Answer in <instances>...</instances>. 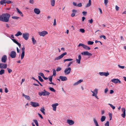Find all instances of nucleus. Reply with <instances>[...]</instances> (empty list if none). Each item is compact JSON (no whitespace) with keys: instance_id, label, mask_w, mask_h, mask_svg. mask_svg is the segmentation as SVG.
Returning <instances> with one entry per match:
<instances>
[{"instance_id":"11","label":"nucleus","mask_w":126,"mask_h":126,"mask_svg":"<svg viewBox=\"0 0 126 126\" xmlns=\"http://www.w3.org/2000/svg\"><path fill=\"white\" fill-rule=\"evenodd\" d=\"M112 82L114 83H117L118 82L120 83H121V82L120 80L118 79H114L111 80Z\"/></svg>"},{"instance_id":"37","label":"nucleus","mask_w":126,"mask_h":126,"mask_svg":"<svg viewBox=\"0 0 126 126\" xmlns=\"http://www.w3.org/2000/svg\"><path fill=\"white\" fill-rule=\"evenodd\" d=\"M33 121L34 122L35 125L37 126H38L39 125L37 121L36 120H33Z\"/></svg>"},{"instance_id":"39","label":"nucleus","mask_w":126,"mask_h":126,"mask_svg":"<svg viewBox=\"0 0 126 126\" xmlns=\"http://www.w3.org/2000/svg\"><path fill=\"white\" fill-rule=\"evenodd\" d=\"M108 104L110 105L111 107L114 110L115 108V107L114 106H113L111 104Z\"/></svg>"},{"instance_id":"38","label":"nucleus","mask_w":126,"mask_h":126,"mask_svg":"<svg viewBox=\"0 0 126 126\" xmlns=\"http://www.w3.org/2000/svg\"><path fill=\"white\" fill-rule=\"evenodd\" d=\"M49 89L51 91L55 92V90H54V89L52 87H50L49 88Z\"/></svg>"},{"instance_id":"22","label":"nucleus","mask_w":126,"mask_h":126,"mask_svg":"<svg viewBox=\"0 0 126 126\" xmlns=\"http://www.w3.org/2000/svg\"><path fill=\"white\" fill-rule=\"evenodd\" d=\"M98 90L97 89H95L94 90V91H91V92L93 93V94H97L98 93Z\"/></svg>"},{"instance_id":"57","label":"nucleus","mask_w":126,"mask_h":126,"mask_svg":"<svg viewBox=\"0 0 126 126\" xmlns=\"http://www.w3.org/2000/svg\"><path fill=\"white\" fill-rule=\"evenodd\" d=\"M29 2L31 4H33L34 3V0H30Z\"/></svg>"},{"instance_id":"40","label":"nucleus","mask_w":126,"mask_h":126,"mask_svg":"<svg viewBox=\"0 0 126 126\" xmlns=\"http://www.w3.org/2000/svg\"><path fill=\"white\" fill-rule=\"evenodd\" d=\"M85 45L82 44V43H80L78 45V47H79L80 46H82L83 48L84 47V46Z\"/></svg>"},{"instance_id":"55","label":"nucleus","mask_w":126,"mask_h":126,"mask_svg":"<svg viewBox=\"0 0 126 126\" xmlns=\"http://www.w3.org/2000/svg\"><path fill=\"white\" fill-rule=\"evenodd\" d=\"M118 66L120 68H122V69H124L125 68V66H121L120 65H118Z\"/></svg>"},{"instance_id":"35","label":"nucleus","mask_w":126,"mask_h":126,"mask_svg":"<svg viewBox=\"0 0 126 126\" xmlns=\"http://www.w3.org/2000/svg\"><path fill=\"white\" fill-rule=\"evenodd\" d=\"M4 70L3 69H1L0 71V75H2L4 73Z\"/></svg>"},{"instance_id":"18","label":"nucleus","mask_w":126,"mask_h":126,"mask_svg":"<svg viewBox=\"0 0 126 126\" xmlns=\"http://www.w3.org/2000/svg\"><path fill=\"white\" fill-rule=\"evenodd\" d=\"M67 122L69 125H73L74 123V121L72 120H67Z\"/></svg>"},{"instance_id":"9","label":"nucleus","mask_w":126,"mask_h":126,"mask_svg":"<svg viewBox=\"0 0 126 126\" xmlns=\"http://www.w3.org/2000/svg\"><path fill=\"white\" fill-rule=\"evenodd\" d=\"M81 54L84 55H87L90 56H91L92 55V54L89 52H88L87 51H84L83 52L81 53Z\"/></svg>"},{"instance_id":"58","label":"nucleus","mask_w":126,"mask_h":126,"mask_svg":"<svg viewBox=\"0 0 126 126\" xmlns=\"http://www.w3.org/2000/svg\"><path fill=\"white\" fill-rule=\"evenodd\" d=\"M115 9L116 11H118L119 10V7L117 5H116L115 6Z\"/></svg>"},{"instance_id":"20","label":"nucleus","mask_w":126,"mask_h":126,"mask_svg":"<svg viewBox=\"0 0 126 126\" xmlns=\"http://www.w3.org/2000/svg\"><path fill=\"white\" fill-rule=\"evenodd\" d=\"M22 95L25 97V98L27 99L28 100H30V97L29 96L26 95L24 94H23Z\"/></svg>"},{"instance_id":"26","label":"nucleus","mask_w":126,"mask_h":126,"mask_svg":"<svg viewBox=\"0 0 126 126\" xmlns=\"http://www.w3.org/2000/svg\"><path fill=\"white\" fill-rule=\"evenodd\" d=\"M32 39L33 45H35V44H36V41L34 39L33 37H32Z\"/></svg>"},{"instance_id":"51","label":"nucleus","mask_w":126,"mask_h":126,"mask_svg":"<svg viewBox=\"0 0 126 126\" xmlns=\"http://www.w3.org/2000/svg\"><path fill=\"white\" fill-rule=\"evenodd\" d=\"M97 94H92V95L93 96H94L97 99H98L99 98L97 96Z\"/></svg>"},{"instance_id":"42","label":"nucleus","mask_w":126,"mask_h":126,"mask_svg":"<svg viewBox=\"0 0 126 126\" xmlns=\"http://www.w3.org/2000/svg\"><path fill=\"white\" fill-rule=\"evenodd\" d=\"M105 126H109V123L108 121H107L105 124Z\"/></svg>"},{"instance_id":"29","label":"nucleus","mask_w":126,"mask_h":126,"mask_svg":"<svg viewBox=\"0 0 126 126\" xmlns=\"http://www.w3.org/2000/svg\"><path fill=\"white\" fill-rule=\"evenodd\" d=\"M106 118V116H102L101 118V121L102 122H103L105 120Z\"/></svg>"},{"instance_id":"4","label":"nucleus","mask_w":126,"mask_h":126,"mask_svg":"<svg viewBox=\"0 0 126 126\" xmlns=\"http://www.w3.org/2000/svg\"><path fill=\"white\" fill-rule=\"evenodd\" d=\"M71 68L68 67L66 68L64 71V73L65 75H68L70 73L71 71Z\"/></svg>"},{"instance_id":"64","label":"nucleus","mask_w":126,"mask_h":126,"mask_svg":"<svg viewBox=\"0 0 126 126\" xmlns=\"http://www.w3.org/2000/svg\"><path fill=\"white\" fill-rule=\"evenodd\" d=\"M83 15H85V16L86 14L87 13V12H83L82 13Z\"/></svg>"},{"instance_id":"59","label":"nucleus","mask_w":126,"mask_h":126,"mask_svg":"<svg viewBox=\"0 0 126 126\" xmlns=\"http://www.w3.org/2000/svg\"><path fill=\"white\" fill-rule=\"evenodd\" d=\"M88 22L90 23H91L92 24L93 22V20L92 19H91V20H88Z\"/></svg>"},{"instance_id":"63","label":"nucleus","mask_w":126,"mask_h":126,"mask_svg":"<svg viewBox=\"0 0 126 126\" xmlns=\"http://www.w3.org/2000/svg\"><path fill=\"white\" fill-rule=\"evenodd\" d=\"M38 115L39 116V117L42 119H43V118L42 116V115L41 114H39V113H38Z\"/></svg>"},{"instance_id":"21","label":"nucleus","mask_w":126,"mask_h":126,"mask_svg":"<svg viewBox=\"0 0 126 126\" xmlns=\"http://www.w3.org/2000/svg\"><path fill=\"white\" fill-rule=\"evenodd\" d=\"M93 121L96 126H99L98 123L95 118H93Z\"/></svg>"},{"instance_id":"24","label":"nucleus","mask_w":126,"mask_h":126,"mask_svg":"<svg viewBox=\"0 0 126 126\" xmlns=\"http://www.w3.org/2000/svg\"><path fill=\"white\" fill-rule=\"evenodd\" d=\"M22 34V33L18 31L17 32L16 34L15 35L16 36H18L19 35H21Z\"/></svg>"},{"instance_id":"60","label":"nucleus","mask_w":126,"mask_h":126,"mask_svg":"<svg viewBox=\"0 0 126 126\" xmlns=\"http://www.w3.org/2000/svg\"><path fill=\"white\" fill-rule=\"evenodd\" d=\"M5 92L6 93H7L8 92V90L7 89V88H6V87L5 88Z\"/></svg>"},{"instance_id":"36","label":"nucleus","mask_w":126,"mask_h":126,"mask_svg":"<svg viewBox=\"0 0 126 126\" xmlns=\"http://www.w3.org/2000/svg\"><path fill=\"white\" fill-rule=\"evenodd\" d=\"M53 75L52 76H55L56 75V70L54 69H53Z\"/></svg>"},{"instance_id":"49","label":"nucleus","mask_w":126,"mask_h":126,"mask_svg":"<svg viewBox=\"0 0 126 126\" xmlns=\"http://www.w3.org/2000/svg\"><path fill=\"white\" fill-rule=\"evenodd\" d=\"M11 3H12V2L11 1L9 0H6V3H7V4H9Z\"/></svg>"},{"instance_id":"17","label":"nucleus","mask_w":126,"mask_h":126,"mask_svg":"<svg viewBox=\"0 0 126 126\" xmlns=\"http://www.w3.org/2000/svg\"><path fill=\"white\" fill-rule=\"evenodd\" d=\"M58 105V104L57 103L54 104L52 105V106L53 107V110L54 111L56 110V106Z\"/></svg>"},{"instance_id":"56","label":"nucleus","mask_w":126,"mask_h":126,"mask_svg":"<svg viewBox=\"0 0 126 126\" xmlns=\"http://www.w3.org/2000/svg\"><path fill=\"white\" fill-rule=\"evenodd\" d=\"M76 62L78 64H80V60L78 59H76Z\"/></svg>"},{"instance_id":"53","label":"nucleus","mask_w":126,"mask_h":126,"mask_svg":"<svg viewBox=\"0 0 126 126\" xmlns=\"http://www.w3.org/2000/svg\"><path fill=\"white\" fill-rule=\"evenodd\" d=\"M39 74L43 78L44 76V75L43 73H39Z\"/></svg>"},{"instance_id":"34","label":"nucleus","mask_w":126,"mask_h":126,"mask_svg":"<svg viewBox=\"0 0 126 126\" xmlns=\"http://www.w3.org/2000/svg\"><path fill=\"white\" fill-rule=\"evenodd\" d=\"M94 43V42H93L90 41H88L87 42V44L88 45H93V44Z\"/></svg>"},{"instance_id":"32","label":"nucleus","mask_w":126,"mask_h":126,"mask_svg":"<svg viewBox=\"0 0 126 126\" xmlns=\"http://www.w3.org/2000/svg\"><path fill=\"white\" fill-rule=\"evenodd\" d=\"M73 59H66L64 60H63L64 62H65L66 61H72L73 60Z\"/></svg>"},{"instance_id":"31","label":"nucleus","mask_w":126,"mask_h":126,"mask_svg":"<svg viewBox=\"0 0 126 126\" xmlns=\"http://www.w3.org/2000/svg\"><path fill=\"white\" fill-rule=\"evenodd\" d=\"M83 48L86 50H89L90 49V47L85 45Z\"/></svg>"},{"instance_id":"16","label":"nucleus","mask_w":126,"mask_h":126,"mask_svg":"<svg viewBox=\"0 0 126 126\" xmlns=\"http://www.w3.org/2000/svg\"><path fill=\"white\" fill-rule=\"evenodd\" d=\"M59 78L62 81H64L67 80V79L65 76H60L59 77Z\"/></svg>"},{"instance_id":"7","label":"nucleus","mask_w":126,"mask_h":126,"mask_svg":"<svg viewBox=\"0 0 126 126\" xmlns=\"http://www.w3.org/2000/svg\"><path fill=\"white\" fill-rule=\"evenodd\" d=\"M31 105L33 107H36L39 106V105L38 103L31 102Z\"/></svg>"},{"instance_id":"1","label":"nucleus","mask_w":126,"mask_h":126,"mask_svg":"<svg viewBox=\"0 0 126 126\" xmlns=\"http://www.w3.org/2000/svg\"><path fill=\"white\" fill-rule=\"evenodd\" d=\"M10 15L7 13H4L0 16V21L3 22H8L9 21Z\"/></svg>"},{"instance_id":"46","label":"nucleus","mask_w":126,"mask_h":126,"mask_svg":"<svg viewBox=\"0 0 126 126\" xmlns=\"http://www.w3.org/2000/svg\"><path fill=\"white\" fill-rule=\"evenodd\" d=\"M80 31L82 33H84L85 32V30L84 29H79Z\"/></svg>"},{"instance_id":"25","label":"nucleus","mask_w":126,"mask_h":126,"mask_svg":"<svg viewBox=\"0 0 126 126\" xmlns=\"http://www.w3.org/2000/svg\"><path fill=\"white\" fill-rule=\"evenodd\" d=\"M40 110L44 115H45V112L44 111L45 110L44 107L41 108Z\"/></svg>"},{"instance_id":"41","label":"nucleus","mask_w":126,"mask_h":126,"mask_svg":"<svg viewBox=\"0 0 126 126\" xmlns=\"http://www.w3.org/2000/svg\"><path fill=\"white\" fill-rule=\"evenodd\" d=\"M12 40L14 43L16 44H17L18 43L15 39H12Z\"/></svg>"},{"instance_id":"45","label":"nucleus","mask_w":126,"mask_h":126,"mask_svg":"<svg viewBox=\"0 0 126 126\" xmlns=\"http://www.w3.org/2000/svg\"><path fill=\"white\" fill-rule=\"evenodd\" d=\"M12 18L13 19H17L19 18V17H18L16 16H14L12 17Z\"/></svg>"},{"instance_id":"47","label":"nucleus","mask_w":126,"mask_h":126,"mask_svg":"<svg viewBox=\"0 0 126 126\" xmlns=\"http://www.w3.org/2000/svg\"><path fill=\"white\" fill-rule=\"evenodd\" d=\"M7 69L9 73H11L12 71V70L9 68H7Z\"/></svg>"},{"instance_id":"8","label":"nucleus","mask_w":126,"mask_h":126,"mask_svg":"<svg viewBox=\"0 0 126 126\" xmlns=\"http://www.w3.org/2000/svg\"><path fill=\"white\" fill-rule=\"evenodd\" d=\"M10 56L12 58H14L16 57V53L15 51H12L11 52Z\"/></svg>"},{"instance_id":"50","label":"nucleus","mask_w":126,"mask_h":126,"mask_svg":"<svg viewBox=\"0 0 126 126\" xmlns=\"http://www.w3.org/2000/svg\"><path fill=\"white\" fill-rule=\"evenodd\" d=\"M100 38H103L104 39H106V36L104 35H101L100 36Z\"/></svg>"},{"instance_id":"12","label":"nucleus","mask_w":126,"mask_h":126,"mask_svg":"<svg viewBox=\"0 0 126 126\" xmlns=\"http://www.w3.org/2000/svg\"><path fill=\"white\" fill-rule=\"evenodd\" d=\"M7 65L4 63H0V68L1 69H5L7 67Z\"/></svg>"},{"instance_id":"13","label":"nucleus","mask_w":126,"mask_h":126,"mask_svg":"<svg viewBox=\"0 0 126 126\" xmlns=\"http://www.w3.org/2000/svg\"><path fill=\"white\" fill-rule=\"evenodd\" d=\"M7 60V57L6 55H4L2 57L1 61L2 62L5 63Z\"/></svg>"},{"instance_id":"52","label":"nucleus","mask_w":126,"mask_h":126,"mask_svg":"<svg viewBox=\"0 0 126 126\" xmlns=\"http://www.w3.org/2000/svg\"><path fill=\"white\" fill-rule=\"evenodd\" d=\"M108 2V0H104V3L105 5H107Z\"/></svg>"},{"instance_id":"28","label":"nucleus","mask_w":126,"mask_h":126,"mask_svg":"<svg viewBox=\"0 0 126 126\" xmlns=\"http://www.w3.org/2000/svg\"><path fill=\"white\" fill-rule=\"evenodd\" d=\"M16 9L17 11V12L20 15L22 16H23V15L22 13L20 11V10L19 9L17 8H16Z\"/></svg>"},{"instance_id":"33","label":"nucleus","mask_w":126,"mask_h":126,"mask_svg":"<svg viewBox=\"0 0 126 126\" xmlns=\"http://www.w3.org/2000/svg\"><path fill=\"white\" fill-rule=\"evenodd\" d=\"M38 77L39 80L41 82H43L44 81L42 79L41 77L40 76H38Z\"/></svg>"},{"instance_id":"5","label":"nucleus","mask_w":126,"mask_h":126,"mask_svg":"<svg viewBox=\"0 0 126 126\" xmlns=\"http://www.w3.org/2000/svg\"><path fill=\"white\" fill-rule=\"evenodd\" d=\"M67 54L66 52H65L61 54L60 56L55 57L54 59V60H59L61 58H62L63 56Z\"/></svg>"},{"instance_id":"44","label":"nucleus","mask_w":126,"mask_h":126,"mask_svg":"<svg viewBox=\"0 0 126 126\" xmlns=\"http://www.w3.org/2000/svg\"><path fill=\"white\" fill-rule=\"evenodd\" d=\"M74 62L73 61H72L71 62H69V64L67 65V67H69L70 66L71 64L73 63Z\"/></svg>"},{"instance_id":"43","label":"nucleus","mask_w":126,"mask_h":126,"mask_svg":"<svg viewBox=\"0 0 126 126\" xmlns=\"http://www.w3.org/2000/svg\"><path fill=\"white\" fill-rule=\"evenodd\" d=\"M53 76H51L49 77V79L50 81L51 82L52 80Z\"/></svg>"},{"instance_id":"6","label":"nucleus","mask_w":126,"mask_h":126,"mask_svg":"<svg viewBox=\"0 0 126 126\" xmlns=\"http://www.w3.org/2000/svg\"><path fill=\"white\" fill-rule=\"evenodd\" d=\"M29 34L28 33H25L23 34V37L26 40H27L29 38Z\"/></svg>"},{"instance_id":"14","label":"nucleus","mask_w":126,"mask_h":126,"mask_svg":"<svg viewBox=\"0 0 126 126\" xmlns=\"http://www.w3.org/2000/svg\"><path fill=\"white\" fill-rule=\"evenodd\" d=\"M99 74L101 76H105L106 77L109 74L108 71L107 72H100L99 73Z\"/></svg>"},{"instance_id":"27","label":"nucleus","mask_w":126,"mask_h":126,"mask_svg":"<svg viewBox=\"0 0 126 126\" xmlns=\"http://www.w3.org/2000/svg\"><path fill=\"white\" fill-rule=\"evenodd\" d=\"M91 5V0H89V3H87L86 6V7H88L90 6Z\"/></svg>"},{"instance_id":"23","label":"nucleus","mask_w":126,"mask_h":126,"mask_svg":"<svg viewBox=\"0 0 126 126\" xmlns=\"http://www.w3.org/2000/svg\"><path fill=\"white\" fill-rule=\"evenodd\" d=\"M51 5L52 6H54L55 3V0H51L50 1Z\"/></svg>"},{"instance_id":"54","label":"nucleus","mask_w":126,"mask_h":126,"mask_svg":"<svg viewBox=\"0 0 126 126\" xmlns=\"http://www.w3.org/2000/svg\"><path fill=\"white\" fill-rule=\"evenodd\" d=\"M77 6L79 7H81L82 6V4L81 3H79L77 4Z\"/></svg>"},{"instance_id":"2","label":"nucleus","mask_w":126,"mask_h":126,"mask_svg":"<svg viewBox=\"0 0 126 126\" xmlns=\"http://www.w3.org/2000/svg\"><path fill=\"white\" fill-rule=\"evenodd\" d=\"M50 93L46 91L45 90H44L43 91L39 92L38 93V94L40 96L43 95V96L48 95Z\"/></svg>"},{"instance_id":"61","label":"nucleus","mask_w":126,"mask_h":126,"mask_svg":"<svg viewBox=\"0 0 126 126\" xmlns=\"http://www.w3.org/2000/svg\"><path fill=\"white\" fill-rule=\"evenodd\" d=\"M56 25V19H55L54 20V22L53 23V25L55 26Z\"/></svg>"},{"instance_id":"3","label":"nucleus","mask_w":126,"mask_h":126,"mask_svg":"<svg viewBox=\"0 0 126 126\" xmlns=\"http://www.w3.org/2000/svg\"><path fill=\"white\" fill-rule=\"evenodd\" d=\"M38 33L40 36L44 37L48 34V32L46 31H43L41 32H38Z\"/></svg>"},{"instance_id":"30","label":"nucleus","mask_w":126,"mask_h":126,"mask_svg":"<svg viewBox=\"0 0 126 126\" xmlns=\"http://www.w3.org/2000/svg\"><path fill=\"white\" fill-rule=\"evenodd\" d=\"M6 0H1L0 2L1 5H3L4 3H6Z\"/></svg>"},{"instance_id":"62","label":"nucleus","mask_w":126,"mask_h":126,"mask_svg":"<svg viewBox=\"0 0 126 126\" xmlns=\"http://www.w3.org/2000/svg\"><path fill=\"white\" fill-rule=\"evenodd\" d=\"M108 91V90L107 88H106L105 89L104 92L105 93H106Z\"/></svg>"},{"instance_id":"10","label":"nucleus","mask_w":126,"mask_h":126,"mask_svg":"<svg viewBox=\"0 0 126 126\" xmlns=\"http://www.w3.org/2000/svg\"><path fill=\"white\" fill-rule=\"evenodd\" d=\"M25 48L24 47L22 48L21 50L22 52L21 54V59L22 60L24 58L25 55Z\"/></svg>"},{"instance_id":"19","label":"nucleus","mask_w":126,"mask_h":126,"mask_svg":"<svg viewBox=\"0 0 126 126\" xmlns=\"http://www.w3.org/2000/svg\"><path fill=\"white\" fill-rule=\"evenodd\" d=\"M34 12L37 14H39L40 13V10L37 8H35L34 9Z\"/></svg>"},{"instance_id":"48","label":"nucleus","mask_w":126,"mask_h":126,"mask_svg":"<svg viewBox=\"0 0 126 126\" xmlns=\"http://www.w3.org/2000/svg\"><path fill=\"white\" fill-rule=\"evenodd\" d=\"M61 69H62L61 67H58L57 68V69H56V71L58 72L61 70Z\"/></svg>"},{"instance_id":"15","label":"nucleus","mask_w":126,"mask_h":126,"mask_svg":"<svg viewBox=\"0 0 126 126\" xmlns=\"http://www.w3.org/2000/svg\"><path fill=\"white\" fill-rule=\"evenodd\" d=\"M122 111L123 112V113L121 114V116L124 118H125L126 116V110L124 108H122L121 109Z\"/></svg>"}]
</instances>
